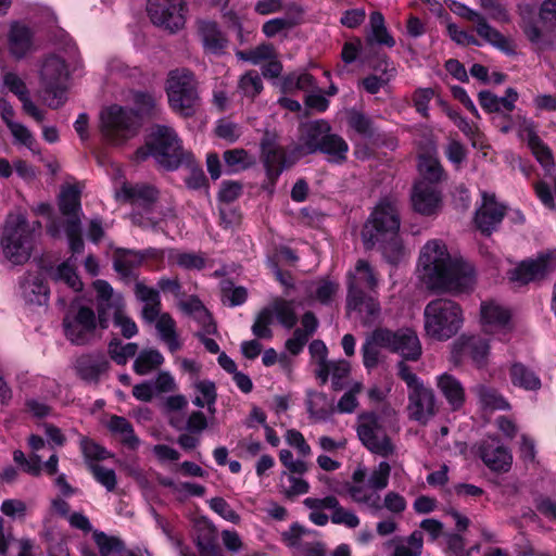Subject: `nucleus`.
I'll list each match as a JSON object with an SVG mask.
<instances>
[{
	"label": "nucleus",
	"mask_w": 556,
	"mask_h": 556,
	"mask_svg": "<svg viewBox=\"0 0 556 556\" xmlns=\"http://www.w3.org/2000/svg\"><path fill=\"white\" fill-rule=\"evenodd\" d=\"M419 265L422 279L431 290L459 294L472 291L476 285L473 266L453 258L441 240H430L424 245Z\"/></svg>",
	"instance_id": "f257e3e1"
},
{
	"label": "nucleus",
	"mask_w": 556,
	"mask_h": 556,
	"mask_svg": "<svg viewBox=\"0 0 556 556\" xmlns=\"http://www.w3.org/2000/svg\"><path fill=\"white\" fill-rule=\"evenodd\" d=\"M400 226L399 201L395 198H383L363 227L365 248L372 249L379 243L387 261L397 264L403 256V245L397 233Z\"/></svg>",
	"instance_id": "f03ea898"
},
{
	"label": "nucleus",
	"mask_w": 556,
	"mask_h": 556,
	"mask_svg": "<svg viewBox=\"0 0 556 556\" xmlns=\"http://www.w3.org/2000/svg\"><path fill=\"white\" fill-rule=\"evenodd\" d=\"M165 91L168 105L174 113L184 118L197 114L201 97L199 81L192 71L186 67L169 71L165 80Z\"/></svg>",
	"instance_id": "7ed1b4c3"
},
{
	"label": "nucleus",
	"mask_w": 556,
	"mask_h": 556,
	"mask_svg": "<svg viewBox=\"0 0 556 556\" xmlns=\"http://www.w3.org/2000/svg\"><path fill=\"white\" fill-rule=\"evenodd\" d=\"M395 368L396 376L406 383L408 390L407 412L409 418L422 425L427 424L438 410L433 390L425 386L410 365L397 362Z\"/></svg>",
	"instance_id": "20e7f679"
},
{
	"label": "nucleus",
	"mask_w": 556,
	"mask_h": 556,
	"mask_svg": "<svg viewBox=\"0 0 556 556\" xmlns=\"http://www.w3.org/2000/svg\"><path fill=\"white\" fill-rule=\"evenodd\" d=\"M40 222L30 225L22 214H10L5 220L1 244L3 253L13 264L25 263L31 254L35 231Z\"/></svg>",
	"instance_id": "39448f33"
},
{
	"label": "nucleus",
	"mask_w": 556,
	"mask_h": 556,
	"mask_svg": "<svg viewBox=\"0 0 556 556\" xmlns=\"http://www.w3.org/2000/svg\"><path fill=\"white\" fill-rule=\"evenodd\" d=\"M425 330L437 340H447L458 332L463 325L460 306L444 298L430 301L425 307Z\"/></svg>",
	"instance_id": "423d86ee"
},
{
	"label": "nucleus",
	"mask_w": 556,
	"mask_h": 556,
	"mask_svg": "<svg viewBox=\"0 0 556 556\" xmlns=\"http://www.w3.org/2000/svg\"><path fill=\"white\" fill-rule=\"evenodd\" d=\"M140 126V118L132 109L113 104L100 112V132L109 144L125 143L138 134Z\"/></svg>",
	"instance_id": "0eeeda50"
},
{
	"label": "nucleus",
	"mask_w": 556,
	"mask_h": 556,
	"mask_svg": "<svg viewBox=\"0 0 556 556\" xmlns=\"http://www.w3.org/2000/svg\"><path fill=\"white\" fill-rule=\"evenodd\" d=\"M152 156L167 170H175L181 164L191 165L193 156L185 151L174 128L166 125H156L150 135Z\"/></svg>",
	"instance_id": "6e6552de"
},
{
	"label": "nucleus",
	"mask_w": 556,
	"mask_h": 556,
	"mask_svg": "<svg viewBox=\"0 0 556 556\" xmlns=\"http://www.w3.org/2000/svg\"><path fill=\"white\" fill-rule=\"evenodd\" d=\"M67 77V65L62 58L56 54L45 58L40 70V81L49 108L59 109L66 102Z\"/></svg>",
	"instance_id": "1a4fd4ad"
},
{
	"label": "nucleus",
	"mask_w": 556,
	"mask_h": 556,
	"mask_svg": "<svg viewBox=\"0 0 556 556\" xmlns=\"http://www.w3.org/2000/svg\"><path fill=\"white\" fill-rule=\"evenodd\" d=\"M374 339L392 353L401 355L400 362H417L422 355V348L420 340L415 330L412 328H400L395 331L378 327L374 330Z\"/></svg>",
	"instance_id": "9d476101"
},
{
	"label": "nucleus",
	"mask_w": 556,
	"mask_h": 556,
	"mask_svg": "<svg viewBox=\"0 0 556 556\" xmlns=\"http://www.w3.org/2000/svg\"><path fill=\"white\" fill-rule=\"evenodd\" d=\"M357 435L362 443L375 454L389 457L395 453V446L387 433V419L376 413H365L359 417Z\"/></svg>",
	"instance_id": "9b49d317"
},
{
	"label": "nucleus",
	"mask_w": 556,
	"mask_h": 556,
	"mask_svg": "<svg viewBox=\"0 0 556 556\" xmlns=\"http://www.w3.org/2000/svg\"><path fill=\"white\" fill-rule=\"evenodd\" d=\"M64 334L74 345H87L96 338L99 327L94 311L86 305H74L67 311L62 320Z\"/></svg>",
	"instance_id": "f8f14e48"
},
{
	"label": "nucleus",
	"mask_w": 556,
	"mask_h": 556,
	"mask_svg": "<svg viewBox=\"0 0 556 556\" xmlns=\"http://www.w3.org/2000/svg\"><path fill=\"white\" fill-rule=\"evenodd\" d=\"M147 12L155 26L176 33L186 24L188 8L184 0H148Z\"/></svg>",
	"instance_id": "ddd939ff"
},
{
	"label": "nucleus",
	"mask_w": 556,
	"mask_h": 556,
	"mask_svg": "<svg viewBox=\"0 0 556 556\" xmlns=\"http://www.w3.org/2000/svg\"><path fill=\"white\" fill-rule=\"evenodd\" d=\"M477 455L488 469L506 473L513 466V453L497 435H486L477 443Z\"/></svg>",
	"instance_id": "4468645a"
},
{
	"label": "nucleus",
	"mask_w": 556,
	"mask_h": 556,
	"mask_svg": "<svg viewBox=\"0 0 556 556\" xmlns=\"http://www.w3.org/2000/svg\"><path fill=\"white\" fill-rule=\"evenodd\" d=\"M455 13L460 17L472 22L475 24L476 33L485 42L505 52L506 54L515 53V46L513 41L497 29H495L493 26H491L482 14L462 3L456 5Z\"/></svg>",
	"instance_id": "2eb2a0df"
},
{
	"label": "nucleus",
	"mask_w": 556,
	"mask_h": 556,
	"mask_svg": "<svg viewBox=\"0 0 556 556\" xmlns=\"http://www.w3.org/2000/svg\"><path fill=\"white\" fill-rule=\"evenodd\" d=\"M261 157L266 170V176L274 186L281 173L293 164L283 147L277 143L275 135L266 131L261 143Z\"/></svg>",
	"instance_id": "dca6fc26"
},
{
	"label": "nucleus",
	"mask_w": 556,
	"mask_h": 556,
	"mask_svg": "<svg viewBox=\"0 0 556 556\" xmlns=\"http://www.w3.org/2000/svg\"><path fill=\"white\" fill-rule=\"evenodd\" d=\"M556 268V256L553 253H545L535 260L522 261L509 271V279L520 286L532 281L544 279Z\"/></svg>",
	"instance_id": "f3484780"
},
{
	"label": "nucleus",
	"mask_w": 556,
	"mask_h": 556,
	"mask_svg": "<svg viewBox=\"0 0 556 556\" xmlns=\"http://www.w3.org/2000/svg\"><path fill=\"white\" fill-rule=\"evenodd\" d=\"M482 202L476 210L475 225L484 236H491L506 215V206L496 201L494 193L481 192Z\"/></svg>",
	"instance_id": "a211bd4d"
},
{
	"label": "nucleus",
	"mask_w": 556,
	"mask_h": 556,
	"mask_svg": "<svg viewBox=\"0 0 556 556\" xmlns=\"http://www.w3.org/2000/svg\"><path fill=\"white\" fill-rule=\"evenodd\" d=\"M7 42L10 54L16 60L37 50L34 29L20 21L10 23Z\"/></svg>",
	"instance_id": "6ab92c4d"
},
{
	"label": "nucleus",
	"mask_w": 556,
	"mask_h": 556,
	"mask_svg": "<svg viewBox=\"0 0 556 556\" xmlns=\"http://www.w3.org/2000/svg\"><path fill=\"white\" fill-rule=\"evenodd\" d=\"M346 308L357 312L365 327H371L379 319L381 314L378 300L371 295H367L364 291H358L354 287H351V291L346 295Z\"/></svg>",
	"instance_id": "aec40b11"
},
{
	"label": "nucleus",
	"mask_w": 556,
	"mask_h": 556,
	"mask_svg": "<svg viewBox=\"0 0 556 556\" xmlns=\"http://www.w3.org/2000/svg\"><path fill=\"white\" fill-rule=\"evenodd\" d=\"M303 504L307 508H327L332 510L330 519L334 525H343L350 529H355L359 526L361 521L357 515L340 505L338 498L333 495H328L323 498L306 497Z\"/></svg>",
	"instance_id": "412c9836"
},
{
	"label": "nucleus",
	"mask_w": 556,
	"mask_h": 556,
	"mask_svg": "<svg viewBox=\"0 0 556 556\" xmlns=\"http://www.w3.org/2000/svg\"><path fill=\"white\" fill-rule=\"evenodd\" d=\"M110 363L102 352L86 353L74 363L76 375L86 382L97 383L102 374L106 372Z\"/></svg>",
	"instance_id": "4be33fe9"
},
{
	"label": "nucleus",
	"mask_w": 556,
	"mask_h": 556,
	"mask_svg": "<svg viewBox=\"0 0 556 556\" xmlns=\"http://www.w3.org/2000/svg\"><path fill=\"white\" fill-rule=\"evenodd\" d=\"M410 200L417 213L430 216L438 212L441 203V194L435 186L426 181H417L413 187Z\"/></svg>",
	"instance_id": "5701e85b"
},
{
	"label": "nucleus",
	"mask_w": 556,
	"mask_h": 556,
	"mask_svg": "<svg viewBox=\"0 0 556 556\" xmlns=\"http://www.w3.org/2000/svg\"><path fill=\"white\" fill-rule=\"evenodd\" d=\"M159 194V190L152 185L124 182L121 189L116 191L115 198L118 201L149 208L156 202Z\"/></svg>",
	"instance_id": "b1692460"
},
{
	"label": "nucleus",
	"mask_w": 556,
	"mask_h": 556,
	"mask_svg": "<svg viewBox=\"0 0 556 556\" xmlns=\"http://www.w3.org/2000/svg\"><path fill=\"white\" fill-rule=\"evenodd\" d=\"M329 130H331V126L325 119L314 121L304 125L301 129L300 143L295 148V151L299 154H313L318 152Z\"/></svg>",
	"instance_id": "393cba45"
},
{
	"label": "nucleus",
	"mask_w": 556,
	"mask_h": 556,
	"mask_svg": "<svg viewBox=\"0 0 556 556\" xmlns=\"http://www.w3.org/2000/svg\"><path fill=\"white\" fill-rule=\"evenodd\" d=\"M456 348L463 357H468L478 367L486 366L490 353L489 341L480 336H463Z\"/></svg>",
	"instance_id": "a878e982"
},
{
	"label": "nucleus",
	"mask_w": 556,
	"mask_h": 556,
	"mask_svg": "<svg viewBox=\"0 0 556 556\" xmlns=\"http://www.w3.org/2000/svg\"><path fill=\"white\" fill-rule=\"evenodd\" d=\"M20 294L27 303L42 305L48 302L49 287L39 274L27 273L20 278Z\"/></svg>",
	"instance_id": "bb28decb"
},
{
	"label": "nucleus",
	"mask_w": 556,
	"mask_h": 556,
	"mask_svg": "<svg viewBox=\"0 0 556 556\" xmlns=\"http://www.w3.org/2000/svg\"><path fill=\"white\" fill-rule=\"evenodd\" d=\"M198 35L206 52L222 54L227 47L228 40L214 21L202 20L197 23Z\"/></svg>",
	"instance_id": "cd10ccee"
},
{
	"label": "nucleus",
	"mask_w": 556,
	"mask_h": 556,
	"mask_svg": "<svg viewBox=\"0 0 556 556\" xmlns=\"http://www.w3.org/2000/svg\"><path fill=\"white\" fill-rule=\"evenodd\" d=\"M481 319L486 332L501 330L504 334H507L510 330L509 312L494 302H485L481 304Z\"/></svg>",
	"instance_id": "c85d7f7f"
},
{
	"label": "nucleus",
	"mask_w": 556,
	"mask_h": 556,
	"mask_svg": "<svg viewBox=\"0 0 556 556\" xmlns=\"http://www.w3.org/2000/svg\"><path fill=\"white\" fill-rule=\"evenodd\" d=\"M386 546L392 547L390 556H421L424 551V533L420 530H414L406 538H394L386 543Z\"/></svg>",
	"instance_id": "c756f323"
},
{
	"label": "nucleus",
	"mask_w": 556,
	"mask_h": 556,
	"mask_svg": "<svg viewBox=\"0 0 556 556\" xmlns=\"http://www.w3.org/2000/svg\"><path fill=\"white\" fill-rule=\"evenodd\" d=\"M437 386L454 410L464 405L465 390L460 381L454 376L450 374L439 376Z\"/></svg>",
	"instance_id": "7c9ffc66"
},
{
	"label": "nucleus",
	"mask_w": 556,
	"mask_h": 556,
	"mask_svg": "<svg viewBox=\"0 0 556 556\" xmlns=\"http://www.w3.org/2000/svg\"><path fill=\"white\" fill-rule=\"evenodd\" d=\"M377 285L378 279L369 263L365 260H358L355 271L349 276L348 293H350L351 287L364 291V289L375 290Z\"/></svg>",
	"instance_id": "2f4dec72"
},
{
	"label": "nucleus",
	"mask_w": 556,
	"mask_h": 556,
	"mask_svg": "<svg viewBox=\"0 0 556 556\" xmlns=\"http://www.w3.org/2000/svg\"><path fill=\"white\" fill-rule=\"evenodd\" d=\"M106 427L111 433L119 437L121 443L127 448H138L140 440L136 435L132 425L125 417L113 415Z\"/></svg>",
	"instance_id": "473e14b6"
},
{
	"label": "nucleus",
	"mask_w": 556,
	"mask_h": 556,
	"mask_svg": "<svg viewBox=\"0 0 556 556\" xmlns=\"http://www.w3.org/2000/svg\"><path fill=\"white\" fill-rule=\"evenodd\" d=\"M307 412L319 421L329 419L336 412L332 400L327 394L317 391L307 392L306 401Z\"/></svg>",
	"instance_id": "72a5a7b5"
},
{
	"label": "nucleus",
	"mask_w": 556,
	"mask_h": 556,
	"mask_svg": "<svg viewBox=\"0 0 556 556\" xmlns=\"http://www.w3.org/2000/svg\"><path fill=\"white\" fill-rule=\"evenodd\" d=\"M318 152L326 154L329 162L341 164L346 161L349 144L340 135L329 130Z\"/></svg>",
	"instance_id": "f704fd0d"
},
{
	"label": "nucleus",
	"mask_w": 556,
	"mask_h": 556,
	"mask_svg": "<svg viewBox=\"0 0 556 556\" xmlns=\"http://www.w3.org/2000/svg\"><path fill=\"white\" fill-rule=\"evenodd\" d=\"M348 493L352 501L358 505H365L377 513L382 509L381 496L377 491L367 484H349Z\"/></svg>",
	"instance_id": "c9c22d12"
},
{
	"label": "nucleus",
	"mask_w": 556,
	"mask_h": 556,
	"mask_svg": "<svg viewBox=\"0 0 556 556\" xmlns=\"http://www.w3.org/2000/svg\"><path fill=\"white\" fill-rule=\"evenodd\" d=\"M528 147L532 151L538 162L545 168L553 165V155L549 148L541 140L532 124L523 128Z\"/></svg>",
	"instance_id": "e433bc0d"
},
{
	"label": "nucleus",
	"mask_w": 556,
	"mask_h": 556,
	"mask_svg": "<svg viewBox=\"0 0 556 556\" xmlns=\"http://www.w3.org/2000/svg\"><path fill=\"white\" fill-rule=\"evenodd\" d=\"M59 210L66 219L80 218V190L76 186L62 189L59 195Z\"/></svg>",
	"instance_id": "4c0bfd02"
},
{
	"label": "nucleus",
	"mask_w": 556,
	"mask_h": 556,
	"mask_svg": "<svg viewBox=\"0 0 556 556\" xmlns=\"http://www.w3.org/2000/svg\"><path fill=\"white\" fill-rule=\"evenodd\" d=\"M155 328L161 340L167 345L172 353L181 349V343L176 332V321L168 313H162L155 323Z\"/></svg>",
	"instance_id": "58836bf2"
},
{
	"label": "nucleus",
	"mask_w": 556,
	"mask_h": 556,
	"mask_svg": "<svg viewBox=\"0 0 556 556\" xmlns=\"http://www.w3.org/2000/svg\"><path fill=\"white\" fill-rule=\"evenodd\" d=\"M166 253L170 265H177L187 270H201L206 265L203 253L181 252L177 249H168Z\"/></svg>",
	"instance_id": "ea45409f"
},
{
	"label": "nucleus",
	"mask_w": 556,
	"mask_h": 556,
	"mask_svg": "<svg viewBox=\"0 0 556 556\" xmlns=\"http://www.w3.org/2000/svg\"><path fill=\"white\" fill-rule=\"evenodd\" d=\"M370 33L367 36L368 42H376L379 45L392 48L395 46V40L388 31L382 13L375 11L369 16Z\"/></svg>",
	"instance_id": "a19ab883"
},
{
	"label": "nucleus",
	"mask_w": 556,
	"mask_h": 556,
	"mask_svg": "<svg viewBox=\"0 0 556 556\" xmlns=\"http://www.w3.org/2000/svg\"><path fill=\"white\" fill-rule=\"evenodd\" d=\"M509 374L514 386L531 391H535L541 388V380L539 376L521 363L513 364Z\"/></svg>",
	"instance_id": "79ce46f5"
},
{
	"label": "nucleus",
	"mask_w": 556,
	"mask_h": 556,
	"mask_svg": "<svg viewBox=\"0 0 556 556\" xmlns=\"http://www.w3.org/2000/svg\"><path fill=\"white\" fill-rule=\"evenodd\" d=\"M418 168L422 176L420 181L434 186V184L442 181L444 178V169L440 161L431 154L420 155Z\"/></svg>",
	"instance_id": "37998d69"
},
{
	"label": "nucleus",
	"mask_w": 556,
	"mask_h": 556,
	"mask_svg": "<svg viewBox=\"0 0 556 556\" xmlns=\"http://www.w3.org/2000/svg\"><path fill=\"white\" fill-rule=\"evenodd\" d=\"M384 67L382 70V75H369L362 79V86L366 90V92L370 94H376L380 91L382 87L389 84V81L396 75V68L393 62L383 60Z\"/></svg>",
	"instance_id": "c03bdc74"
},
{
	"label": "nucleus",
	"mask_w": 556,
	"mask_h": 556,
	"mask_svg": "<svg viewBox=\"0 0 556 556\" xmlns=\"http://www.w3.org/2000/svg\"><path fill=\"white\" fill-rule=\"evenodd\" d=\"M479 402L484 409L508 410L509 403L492 387L478 386L476 389Z\"/></svg>",
	"instance_id": "a18cd8bd"
},
{
	"label": "nucleus",
	"mask_w": 556,
	"mask_h": 556,
	"mask_svg": "<svg viewBox=\"0 0 556 556\" xmlns=\"http://www.w3.org/2000/svg\"><path fill=\"white\" fill-rule=\"evenodd\" d=\"M179 306L187 314L200 313L201 316L199 318L203 324L206 334H214L217 332L216 324L213 321L212 316L208 314L207 309L203 306L198 296L191 295L187 301H181Z\"/></svg>",
	"instance_id": "49530a36"
},
{
	"label": "nucleus",
	"mask_w": 556,
	"mask_h": 556,
	"mask_svg": "<svg viewBox=\"0 0 556 556\" xmlns=\"http://www.w3.org/2000/svg\"><path fill=\"white\" fill-rule=\"evenodd\" d=\"M143 261V255L138 252L119 249L116 251L113 266L114 269L124 277H129L134 268L138 267Z\"/></svg>",
	"instance_id": "de8ad7c7"
},
{
	"label": "nucleus",
	"mask_w": 556,
	"mask_h": 556,
	"mask_svg": "<svg viewBox=\"0 0 556 556\" xmlns=\"http://www.w3.org/2000/svg\"><path fill=\"white\" fill-rule=\"evenodd\" d=\"M164 358L162 354L154 349L143 350L134 362V371L143 376L162 365Z\"/></svg>",
	"instance_id": "09e8293b"
},
{
	"label": "nucleus",
	"mask_w": 556,
	"mask_h": 556,
	"mask_svg": "<svg viewBox=\"0 0 556 556\" xmlns=\"http://www.w3.org/2000/svg\"><path fill=\"white\" fill-rule=\"evenodd\" d=\"M274 324V311L270 306L263 307L256 315L251 327L252 333L256 339L269 340L274 333L270 326Z\"/></svg>",
	"instance_id": "8fccbe9b"
},
{
	"label": "nucleus",
	"mask_w": 556,
	"mask_h": 556,
	"mask_svg": "<svg viewBox=\"0 0 556 556\" xmlns=\"http://www.w3.org/2000/svg\"><path fill=\"white\" fill-rule=\"evenodd\" d=\"M96 316L97 321L99 324V328L105 330L109 328L111 315H113V318H115L117 308H124L123 299L122 296L117 295L115 300L96 301Z\"/></svg>",
	"instance_id": "3c124183"
},
{
	"label": "nucleus",
	"mask_w": 556,
	"mask_h": 556,
	"mask_svg": "<svg viewBox=\"0 0 556 556\" xmlns=\"http://www.w3.org/2000/svg\"><path fill=\"white\" fill-rule=\"evenodd\" d=\"M138 352V344L129 342L123 344L119 339H113L108 346V353L112 361L117 365H125L129 358L134 357Z\"/></svg>",
	"instance_id": "603ef678"
},
{
	"label": "nucleus",
	"mask_w": 556,
	"mask_h": 556,
	"mask_svg": "<svg viewBox=\"0 0 556 556\" xmlns=\"http://www.w3.org/2000/svg\"><path fill=\"white\" fill-rule=\"evenodd\" d=\"M238 90L244 97L254 100L263 90L261 75L254 70L248 71L239 78Z\"/></svg>",
	"instance_id": "864d4df0"
},
{
	"label": "nucleus",
	"mask_w": 556,
	"mask_h": 556,
	"mask_svg": "<svg viewBox=\"0 0 556 556\" xmlns=\"http://www.w3.org/2000/svg\"><path fill=\"white\" fill-rule=\"evenodd\" d=\"M348 125L365 139H371L376 135L372 119L362 112L351 111L348 117Z\"/></svg>",
	"instance_id": "5fc2aeb1"
},
{
	"label": "nucleus",
	"mask_w": 556,
	"mask_h": 556,
	"mask_svg": "<svg viewBox=\"0 0 556 556\" xmlns=\"http://www.w3.org/2000/svg\"><path fill=\"white\" fill-rule=\"evenodd\" d=\"M54 281H62L71 289L78 292L83 290V282L76 273V269L71 265L70 261L61 263L55 270L51 274Z\"/></svg>",
	"instance_id": "6e6d98bb"
},
{
	"label": "nucleus",
	"mask_w": 556,
	"mask_h": 556,
	"mask_svg": "<svg viewBox=\"0 0 556 556\" xmlns=\"http://www.w3.org/2000/svg\"><path fill=\"white\" fill-rule=\"evenodd\" d=\"M279 324L286 329H292L298 323V316L292 301L276 300L270 306Z\"/></svg>",
	"instance_id": "4d7b16f0"
},
{
	"label": "nucleus",
	"mask_w": 556,
	"mask_h": 556,
	"mask_svg": "<svg viewBox=\"0 0 556 556\" xmlns=\"http://www.w3.org/2000/svg\"><path fill=\"white\" fill-rule=\"evenodd\" d=\"M364 390V384L361 381H354L349 386V389L344 392V394L340 397L337 406H334L336 412L340 414H352L358 407L357 395L361 394Z\"/></svg>",
	"instance_id": "13d9d810"
},
{
	"label": "nucleus",
	"mask_w": 556,
	"mask_h": 556,
	"mask_svg": "<svg viewBox=\"0 0 556 556\" xmlns=\"http://www.w3.org/2000/svg\"><path fill=\"white\" fill-rule=\"evenodd\" d=\"M236 56L252 64H260L262 61L275 58L276 52L271 43H261L253 49L237 51Z\"/></svg>",
	"instance_id": "bf43d9fd"
},
{
	"label": "nucleus",
	"mask_w": 556,
	"mask_h": 556,
	"mask_svg": "<svg viewBox=\"0 0 556 556\" xmlns=\"http://www.w3.org/2000/svg\"><path fill=\"white\" fill-rule=\"evenodd\" d=\"M224 161L233 172L244 170L255 164V159L244 149H232L224 152Z\"/></svg>",
	"instance_id": "052dcab7"
},
{
	"label": "nucleus",
	"mask_w": 556,
	"mask_h": 556,
	"mask_svg": "<svg viewBox=\"0 0 556 556\" xmlns=\"http://www.w3.org/2000/svg\"><path fill=\"white\" fill-rule=\"evenodd\" d=\"M65 233L68 240V247L73 254L84 252L85 243L81 236V219L72 218L65 222Z\"/></svg>",
	"instance_id": "680f3d73"
},
{
	"label": "nucleus",
	"mask_w": 556,
	"mask_h": 556,
	"mask_svg": "<svg viewBox=\"0 0 556 556\" xmlns=\"http://www.w3.org/2000/svg\"><path fill=\"white\" fill-rule=\"evenodd\" d=\"M94 541L99 547L100 556H115L125 552L124 542L116 536H109L103 532H94Z\"/></svg>",
	"instance_id": "e2e57ef3"
},
{
	"label": "nucleus",
	"mask_w": 556,
	"mask_h": 556,
	"mask_svg": "<svg viewBox=\"0 0 556 556\" xmlns=\"http://www.w3.org/2000/svg\"><path fill=\"white\" fill-rule=\"evenodd\" d=\"M301 328L293 331L292 338L306 345L309 338L316 332L318 328V319L313 312H305L301 318Z\"/></svg>",
	"instance_id": "0e129e2a"
},
{
	"label": "nucleus",
	"mask_w": 556,
	"mask_h": 556,
	"mask_svg": "<svg viewBox=\"0 0 556 556\" xmlns=\"http://www.w3.org/2000/svg\"><path fill=\"white\" fill-rule=\"evenodd\" d=\"M339 291V283L328 278H323L317 281L312 299L316 300L323 305H329L333 296Z\"/></svg>",
	"instance_id": "69168bd1"
},
{
	"label": "nucleus",
	"mask_w": 556,
	"mask_h": 556,
	"mask_svg": "<svg viewBox=\"0 0 556 556\" xmlns=\"http://www.w3.org/2000/svg\"><path fill=\"white\" fill-rule=\"evenodd\" d=\"M317 532L314 530H309L299 525L298 522L293 523L287 531L281 533L282 542L292 548H300L304 545L302 543V538L305 535H316Z\"/></svg>",
	"instance_id": "338daca9"
},
{
	"label": "nucleus",
	"mask_w": 556,
	"mask_h": 556,
	"mask_svg": "<svg viewBox=\"0 0 556 556\" xmlns=\"http://www.w3.org/2000/svg\"><path fill=\"white\" fill-rule=\"evenodd\" d=\"M80 450L84 455V457L90 463H93L94 460H104L109 457H111L110 452L94 442L93 440L81 437L80 439Z\"/></svg>",
	"instance_id": "774afa93"
}]
</instances>
